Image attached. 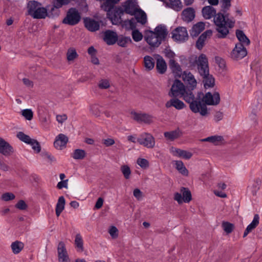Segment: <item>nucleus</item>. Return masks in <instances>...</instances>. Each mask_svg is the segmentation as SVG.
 Returning a JSON list of instances; mask_svg holds the SVG:
<instances>
[{
  "instance_id": "25",
  "label": "nucleus",
  "mask_w": 262,
  "mask_h": 262,
  "mask_svg": "<svg viewBox=\"0 0 262 262\" xmlns=\"http://www.w3.org/2000/svg\"><path fill=\"white\" fill-rule=\"evenodd\" d=\"M212 34V31L211 30H208L204 32L198 38L196 42V47L199 49L201 50L204 45L205 41L207 36H210Z\"/></svg>"
},
{
  "instance_id": "48",
  "label": "nucleus",
  "mask_w": 262,
  "mask_h": 262,
  "mask_svg": "<svg viewBox=\"0 0 262 262\" xmlns=\"http://www.w3.org/2000/svg\"><path fill=\"white\" fill-rule=\"evenodd\" d=\"M98 85L101 89H106L110 86V83L107 79H103L99 81Z\"/></svg>"
},
{
  "instance_id": "3",
  "label": "nucleus",
  "mask_w": 262,
  "mask_h": 262,
  "mask_svg": "<svg viewBox=\"0 0 262 262\" xmlns=\"http://www.w3.org/2000/svg\"><path fill=\"white\" fill-rule=\"evenodd\" d=\"M167 34L165 26L160 25L155 29V31H147L145 33V39L151 47H158Z\"/></svg>"
},
{
  "instance_id": "15",
  "label": "nucleus",
  "mask_w": 262,
  "mask_h": 262,
  "mask_svg": "<svg viewBox=\"0 0 262 262\" xmlns=\"http://www.w3.org/2000/svg\"><path fill=\"white\" fill-rule=\"evenodd\" d=\"M183 79L184 81L188 85L191 90L195 89L197 85V80L194 75L190 72H184L183 74Z\"/></svg>"
},
{
  "instance_id": "1",
  "label": "nucleus",
  "mask_w": 262,
  "mask_h": 262,
  "mask_svg": "<svg viewBox=\"0 0 262 262\" xmlns=\"http://www.w3.org/2000/svg\"><path fill=\"white\" fill-rule=\"evenodd\" d=\"M170 97H180L189 104V108L194 113H199L202 116H206L209 114L207 107L201 104V97L202 94L198 93L196 97L193 92L179 80H175L168 93Z\"/></svg>"
},
{
  "instance_id": "62",
  "label": "nucleus",
  "mask_w": 262,
  "mask_h": 262,
  "mask_svg": "<svg viewBox=\"0 0 262 262\" xmlns=\"http://www.w3.org/2000/svg\"><path fill=\"white\" fill-rule=\"evenodd\" d=\"M174 199L177 201L179 204H182L183 202H184L181 193L178 192L174 193Z\"/></svg>"
},
{
  "instance_id": "54",
  "label": "nucleus",
  "mask_w": 262,
  "mask_h": 262,
  "mask_svg": "<svg viewBox=\"0 0 262 262\" xmlns=\"http://www.w3.org/2000/svg\"><path fill=\"white\" fill-rule=\"evenodd\" d=\"M231 0H220L221 7L224 10H228L231 6Z\"/></svg>"
},
{
  "instance_id": "4",
  "label": "nucleus",
  "mask_w": 262,
  "mask_h": 262,
  "mask_svg": "<svg viewBox=\"0 0 262 262\" xmlns=\"http://www.w3.org/2000/svg\"><path fill=\"white\" fill-rule=\"evenodd\" d=\"M28 14L34 18H45L47 16V11L41 6V4L35 1H30L27 5Z\"/></svg>"
},
{
  "instance_id": "63",
  "label": "nucleus",
  "mask_w": 262,
  "mask_h": 262,
  "mask_svg": "<svg viewBox=\"0 0 262 262\" xmlns=\"http://www.w3.org/2000/svg\"><path fill=\"white\" fill-rule=\"evenodd\" d=\"M68 180H66L64 181H61L59 182L57 185V187L59 189H62V188H67L68 187Z\"/></svg>"
},
{
  "instance_id": "59",
  "label": "nucleus",
  "mask_w": 262,
  "mask_h": 262,
  "mask_svg": "<svg viewBox=\"0 0 262 262\" xmlns=\"http://www.w3.org/2000/svg\"><path fill=\"white\" fill-rule=\"evenodd\" d=\"M102 143L104 144L106 147H108L113 145L115 144V142L114 140L112 138H107L105 139H103L102 140Z\"/></svg>"
},
{
  "instance_id": "38",
  "label": "nucleus",
  "mask_w": 262,
  "mask_h": 262,
  "mask_svg": "<svg viewBox=\"0 0 262 262\" xmlns=\"http://www.w3.org/2000/svg\"><path fill=\"white\" fill-rule=\"evenodd\" d=\"M78 57V54L74 48H70L67 52V58L69 62L73 61Z\"/></svg>"
},
{
  "instance_id": "12",
  "label": "nucleus",
  "mask_w": 262,
  "mask_h": 262,
  "mask_svg": "<svg viewBox=\"0 0 262 262\" xmlns=\"http://www.w3.org/2000/svg\"><path fill=\"white\" fill-rule=\"evenodd\" d=\"M247 54V50L243 45L241 43H237L232 50L230 56L233 59L238 60L243 58Z\"/></svg>"
},
{
  "instance_id": "21",
  "label": "nucleus",
  "mask_w": 262,
  "mask_h": 262,
  "mask_svg": "<svg viewBox=\"0 0 262 262\" xmlns=\"http://www.w3.org/2000/svg\"><path fill=\"white\" fill-rule=\"evenodd\" d=\"M118 35L115 32L107 30L104 32V40L108 45H114L117 40Z\"/></svg>"
},
{
  "instance_id": "5",
  "label": "nucleus",
  "mask_w": 262,
  "mask_h": 262,
  "mask_svg": "<svg viewBox=\"0 0 262 262\" xmlns=\"http://www.w3.org/2000/svg\"><path fill=\"white\" fill-rule=\"evenodd\" d=\"M16 137L20 141L30 145L35 153L38 154L41 151V146L39 143L36 140L31 138L30 136L26 135L22 132H18Z\"/></svg>"
},
{
  "instance_id": "44",
  "label": "nucleus",
  "mask_w": 262,
  "mask_h": 262,
  "mask_svg": "<svg viewBox=\"0 0 262 262\" xmlns=\"http://www.w3.org/2000/svg\"><path fill=\"white\" fill-rule=\"evenodd\" d=\"M121 171L126 179L130 178L131 171L130 168L127 165H123L121 167Z\"/></svg>"
},
{
  "instance_id": "2",
  "label": "nucleus",
  "mask_w": 262,
  "mask_h": 262,
  "mask_svg": "<svg viewBox=\"0 0 262 262\" xmlns=\"http://www.w3.org/2000/svg\"><path fill=\"white\" fill-rule=\"evenodd\" d=\"M203 16L206 19L213 18L214 23L219 38H224L229 33V29L234 27V21L228 18L222 13L216 14L215 9L210 6L204 7L202 10Z\"/></svg>"
},
{
  "instance_id": "53",
  "label": "nucleus",
  "mask_w": 262,
  "mask_h": 262,
  "mask_svg": "<svg viewBox=\"0 0 262 262\" xmlns=\"http://www.w3.org/2000/svg\"><path fill=\"white\" fill-rule=\"evenodd\" d=\"M15 207L21 210H26L27 208V205L23 200H19L16 204Z\"/></svg>"
},
{
  "instance_id": "26",
  "label": "nucleus",
  "mask_w": 262,
  "mask_h": 262,
  "mask_svg": "<svg viewBox=\"0 0 262 262\" xmlns=\"http://www.w3.org/2000/svg\"><path fill=\"white\" fill-rule=\"evenodd\" d=\"M181 135L182 133L179 128L169 132H166L164 133V137L170 141H173L181 137Z\"/></svg>"
},
{
  "instance_id": "58",
  "label": "nucleus",
  "mask_w": 262,
  "mask_h": 262,
  "mask_svg": "<svg viewBox=\"0 0 262 262\" xmlns=\"http://www.w3.org/2000/svg\"><path fill=\"white\" fill-rule=\"evenodd\" d=\"M216 62L219 64L220 67L223 69L225 68L226 64L224 60L219 57H216L215 58Z\"/></svg>"
},
{
  "instance_id": "60",
  "label": "nucleus",
  "mask_w": 262,
  "mask_h": 262,
  "mask_svg": "<svg viewBox=\"0 0 262 262\" xmlns=\"http://www.w3.org/2000/svg\"><path fill=\"white\" fill-rule=\"evenodd\" d=\"M90 111L93 115L95 116H98L99 114L98 106L97 105H91L90 106Z\"/></svg>"
},
{
  "instance_id": "14",
  "label": "nucleus",
  "mask_w": 262,
  "mask_h": 262,
  "mask_svg": "<svg viewBox=\"0 0 262 262\" xmlns=\"http://www.w3.org/2000/svg\"><path fill=\"white\" fill-rule=\"evenodd\" d=\"M123 11L120 8H116L110 10L107 12V16L114 25H118L122 23L121 16L123 14Z\"/></svg>"
},
{
  "instance_id": "27",
  "label": "nucleus",
  "mask_w": 262,
  "mask_h": 262,
  "mask_svg": "<svg viewBox=\"0 0 262 262\" xmlns=\"http://www.w3.org/2000/svg\"><path fill=\"white\" fill-rule=\"evenodd\" d=\"M205 24L203 22H199L195 24L192 28L190 34L193 37L197 36L201 33L204 29Z\"/></svg>"
},
{
  "instance_id": "39",
  "label": "nucleus",
  "mask_w": 262,
  "mask_h": 262,
  "mask_svg": "<svg viewBox=\"0 0 262 262\" xmlns=\"http://www.w3.org/2000/svg\"><path fill=\"white\" fill-rule=\"evenodd\" d=\"M236 35L237 39L239 41V43H245L248 45L250 43L249 39L246 37L244 32L241 30H237Z\"/></svg>"
},
{
  "instance_id": "55",
  "label": "nucleus",
  "mask_w": 262,
  "mask_h": 262,
  "mask_svg": "<svg viewBox=\"0 0 262 262\" xmlns=\"http://www.w3.org/2000/svg\"><path fill=\"white\" fill-rule=\"evenodd\" d=\"M134 196L138 200H140L142 199L143 194L142 192L138 188L134 189L133 192Z\"/></svg>"
},
{
  "instance_id": "43",
  "label": "nucleus",
  "mask_w": 262,
  "mask_h": 262,
  "mask_svg": "<svg viewBox=\"0 0 262 262\" xmlns=\"http://www.w3.org/2000/svg\"><path fill=\"white\" fill-rule=\"evenodd\" d=\"M117 40L118 45L122 47H125L132 42L130 38L128 37H120Z\"/></svg>"
},
{
  "instance_id": "17",
  "label": "nucleus",
  "mask_w": 262,
  "mask_h": 262,
  "mask_svg": "<svg viewBox=\"0 0 262 262\" xmlns=\"http://www.w3.org/2000/svg\"><path fill=\"white\" fill-rule=\"evenodd\" d=\"M68 142V138L66 135L60 134L56 137L54 145L56 149L61 150L66 147Z\"/></svg>"
},
{
  "instance_id": "51",
  "label": "nucleus",
  "mask_w": 262,
  "mask_h": 262,
  "mask_svg": "<svg viewBox=\"0 0 262 262\" xmlns=\"http://www.w3.org/2000/svg\"><path fill=\"white\" fill-rule=\"evenodd\" d=\"M164 54L165 56L169 58V60L171 61V60H174V58L176 56V55L171 50L168 49H166L164 51Z\"/></svg>"
},
{
  "instance_id": "47",
  "label": "nucleus",
  "mask_w": 262,
  "mask_h": 262,
  "mask_svg": "<svg viewBox=\"0 0 262 262\" xmlns=\"http://www.w3.org/2000/svg\"><path fill=\"white\" fill-rule=\"evenodd\" d=\"M137 163L143 169H146L149 166V162L144 158H138Z\"/></svg>"
},
{
  "instance_id": "23",
  "label": "nucleus",
  "mask_w": 262,
  "mask_h": 262,
  "mask_svg": "<svg viewBox=\"0 0 262 262\" xmlns=\"http://www.w3.org/2000/svg\"><path fill=\"white\" fill-rule=\"evenodd\" d=\"M85 27L90 31H96L99 29L100 24L97 21L90 18L84 19Z\"/></svg>"
},
{
  "instance_id": "36",
  "label": "nucleus",
  "mask_w": 262,
  "mask_h": 262,
  "mask_svg": "<svg viewBox=\"0 0 262 262\" xmlns=\"http://www.w3.org/2000/svg\"><path fill=\"white\" fill-rule=\"evenodd\" d=\"M24 244L20 241H15L11 245V248L14 254H18L24 248Z\"/></svg>"
},
{
  "instance_id": "46",
  "label": "nucleus",
  "mask_w": 262,
  "mask_h": 262,
  "mask_svg": "<svg viewBox=\"0 0 262 262\" xmlns=\"http://www.w3.org/2000/svg\"><path fill=\"white\" fill-rule=\"evenodd\" d=\"M132 35L134 40L136 42L140 41L143 38L142 33L137 30H133Z\"/></svg>"
},
{
  "instance_id": "50",
  "label": "nucleus",
  "mask_w": 262,
  "mask_h": 262,
  "mask_svg": "<svg viewBox=\"0 0 262 262\" xmlns=\"http://www.w3.org/2000/svg\"><path fill=\"white\" fill-rule=\"evenodd\" d=\"M15 195L11 192H6L2 194L1 199L4 201H9L15 199Z\"/></svg>"
},
{
  "instance_id": "64",
  "label": "nucleus",
  "mask_w": 262,
  "mask_h": 262,
  "mask_svg": "<svg viewBox=\"0 0 262 262\" xmlns=\"http://www.w3.org/2000/svg\"><path fill=\"white\" fill-rule=\"evenodd\" d=\"M213 192H214V194L219 197H220L222 198H225L227 197L226 194L222 191H220L217 190H214Z\"/></svg>"
},
{
  "instance_id": "28",
  "label": "nucleus",
  "mask_w": 262,
  "mask_h": 262,
  "mask_svg": "<svg viewBox=\"0 0 262 262\" xmlns=\"http://www.w3.org/2000/svg\"><path fill=\"white\" fill-rule=\"evenodd\" d=\"M74 245L77 252H82L83 251V241L80 233H77L75 235Z\"/></svg>"
},
{
  "instance_id": "52",
  "label": "nucleus",
  "mask_w": 262,
  "mask_h": 262,
  "mask_svg": "<svg viewBox=\"0 0 262 262\" xmlns=\"http://www.w3.org/2000/svg\"><path fill=\"white\" fill-rule=\"evenodd\" d=\"M174 9L179 11L182 9V4L180 0H170Z\"/></svg>"
},
{
  "instance_id": "7",
  "label": "nucleus",
  "mask_w": 262,
  "mask_h": 262,
  "mask_svg": "<svg viewBox=\"0 0 262 262\" xmlns=\"http://www.w3.org/2000/svg\"><path fill=\"white\" fill-rule=\"evenodd\" d=\"M195 64L200 75H206L209 73L208 59L205 54H201L198 58L195 57Z\"/></svg>"
},
{
  "instance_id": "20",
  "label": "nucleus",
  "mask_w": 262,
  "mask_h": 262,
  "mask_svg": "<svg viewBox=\"0 0 262 262\" xmlns=\"http://www.w3.org/2000/svg\"><path fill=\"white\" fill-rule=\"evenodd\" d=\"M165 106L167 108L170 107H174L177 110H182L186 107V105L181 100L177 98H173L168 101L166 104Z\"/></svg>"
},
{
  "instance_id": "24",
  "label": "nucleus",
  "mask_w": 262,
  "mask_h": 262,
  "mask_svg": "<svg viewBox=\"0 0 262 262\" xmlns=\"http://www.w3.org/2000/svg\"><path fill=\"white\" fill-rule=\"evenodd\" d=\"M259 217L257 214L254 216L252 222L247 227L244 231L243 237H246L250 232L254 229L259 224Z\"/></svg>"
},
{
  "instance_id": "22",
  "label": "nucleus",
  "mask_w": 262,
  "mask_h": 262,
  "mask_svg": "<svg viewBox=\"0 0 262 262\" xmlns=\"http://www.w3.org/2000/svg\"><path fill=\"white\" fill-rule=\"evenodd\" d=\"M182 15L183 20L190 22L192 21L195 17V11L194 9L191 7L187 8L183 11Z\"/></svg>"
},
{
  "instance_id": "45",
  "label": "nucleus",
  "mask_w": 262,
  "mask_h": 262,
  "mask_svg": "<svg viewBox=\"0 0 262 262\" xmlns=\"http://www.w3.org/2000/svg\"><path fill=\"white\" fill-rule=\"evenodd\" d=\"M222 227L227 233H230L233 231L234 225L229 222H223Z\"/></svg>"
},
{
  "instance_id": "13",
  "label": "nucleus",
  "mask_w": 262,
  "mask_h": 262,
  "mask_svg": "<svg viewBox=\"0 0 262 262\" xmlns=\"http://www.w3.org/2000/svg\"><path fill=\"white\" fill-rule=\"evenodd\" d=\"M57 250L58 262H71L66 245L63 242L58 243Z\"/></svg>"
},
{
  "instance_id": "40",
  "label": "nucleus",
  "mask_w": 262,
  "mask_h": 262,
  "mask_svg": "<svg viewBox=\"0 0 262 262\" xmlns=\"http://www.w3.org/2000/svg\"><path fill=\"white\" fill-rule=\"evenodd\" d=\"M144 63L145 68L148 70H151L154 67L155 62L154 59L149 56H146L144 57Z\"/></svg>"
},
{
  "instance_id": "8",
  "label": "nucleus",
  "mask_w": 262,
  "mask_h": 262,
  "mask_svg": "<svg viewBox=\"0 0 262 262\" xmlns=\"http://www.w3.org/2000/svg\"><path fill=\"white\" fill-rule=\"evenodd\" d=\"M130 117L134 120L140 123L149 124L154 122V117L148 114L132 111Z\"/></svg>"
},
{
  "instance_id": "9",
  "label": "nucleus",
  "mask_w": 262,
  "mask_h": 262,
  "mask_svg": "<svg viewBox=\"0 0 262 262\" xmlns=\"http://www.w3.org/2000/svg\"><path fill=\"white\" fill-rule=\"evenodd\" d=\"M172 38L176 41L181 43L188 39V34L186 28L179 27L174 29L172 33Z\"/></svg>"
},
{
  "instance_id": "35",
  "label": "nucleus",
  "mask_w": 262,
  "mask_h": 262,
  "mask_svg": "<svg viewBox=\"0 0 262 262\" xmlns=\"http://www.w3.org/2000/svg\"><path fill=\"white\" fill-rule=\"evenodd\" d=\"M65 199L63 196H60L56 206V214L59 216L64 209Z\"/></svg>"
},
{
  "instance_id": "16",
  "label": "nucleus",
  "mask_w": 262,
  "mask_h": 262,
  "mask_svg": "<svg viewBox=\"0 0 262 262\" xmlns=\"http://www.w3.org/2000/svg\"><path fill=\"white\" fill-rule=\"evenodd\" d=\"M170 151L173 156L186 160L190 159L192 156V152L174 147H171Z\"/></svg>"
},
{
  "instance_id": "41",
  "label": "nucleus",
  "mask_w": 262,
  "mask_h": 262,
  "mask_svg": "<svg viewBox=\"0 0 262 262\" xmlns=\"http://www.w3.org/2000/svg\"><path fill=\"white\" fill-rule=\"evenodd\" d=\"M182 193L184 202L189 203L191 200V194L190 191L186 188L182 187L180 190Z\"/></svg>"
},
{
  "instance_id": "32",
  "label": "nucleus",
  "mask_w": 262,
  "mask_h": 262,
  "mask_svg": "<svg viewBox=\"0 0 262 262\" xmlns=\"http://www.w3.org/2000/svg\"><path fill=\"white\" fill-rule=\"evenodd\" d=\"M156 68L158 72L160 74H164L166 72L167 69V65L165 60L162 57H160L157 59Z\"/></svg>"
},
{
  "instance_id": "34",
  "label": "nucleus",
  "mask_w": 262,
  "mask_h": 262,
  "mask_svg": "<svg viewBox=\"0 0 262 262\" xmlns=\"http://www.w3.org/2000/svg\"><path fill=\"white\" fill-rule=\"evenodd\" d=\"M203 78V82L204 87L207 88H212L214 84V79L211 75H210L208 73L207 75H201Z\"/></svg>"
},
{
  "instance_id": "29",
  "label": "nucleus",
  "mask_w": 262,
  "mask_h": 262,
  "mask_svg": "<svg viewBox=\"0 0 262 262\" xmlns=\"http://www.w3.org/2000/svg\"><path fill=\"white\" fill-rule=\"evenodd\" d=\"M134 15L139 23L145 25L147 23V15L141 9H139Z\"/></svg>"
},
{
  "instance_id": "10",
  "label": "nucleus",
  "mask_w": 262,
  "mask_h": 262,
  "mask_svg": "<svg viewBox=\"0 0 262 262\" xmlns=\"http://www.w3.org/2000/svg\"><path fill=\"white\" fill-rule=\"evenodd\" d=\"M137 142L148 148H152L155 145L154 137L150 134L147 133L141 134L137 139Z\"/></svg>"
},
{
  "instance_id": "57",
  "label": "nucleus",
  "mask_w": 262,
  "mask_h": 262,
  "mask_svg": "<svg viewBox=\"0 0 262 262\" xmlns=\"http://www.w3.org/2000/svg\"><path fill=\"white\" fill-rule=\"evenodd\" d=\"M56 120L59 123L62 124L63 122L67 120L68 117L66 114L56 115Z\"/></svg>"
},
{
  "instance_id": "31",
  "label": "nucleus",
  "mask_w": 262,
  "mask_h": 262,
  "mask_svg": "<svg viewBox=\"0 0 262 262\" xmlns=\"http://www.w3.org/2000/svg\"><path fill=\"white\" fill-rule=\"evenodd\" d=\"M223 140V137L221 136H212L201 140L202 142H209L212 144L217 145Z\"/></svg>"
},
{
  "instance_id": "19",
  "label": "nucleus",
  "mask_w": 262,
  "mask_h": 262,
  "mask_svg": "<svg viewBox=\"0 0 262 262\" xmlns=\"http://www.w3.org/2000/svg\"><path fill=\"white\" fill-rule=\"evenodd\" d=\"M13 152V147L9 143L0 138V153L5 156H10Z\"/></svg>"
},
{
  "instance_id": "37",
  "label": "nucleus",
  "mask_w": 262,
  "mask_h": 262,
  "mask_svg": "<svg viewBox=\"0 0 262 262\" xmlns=\"http://www.w3.org/2000/svg\"><path fill=\"white\" fill-rule=\"evenodd\" d=\"M86 156L85 150L80 149H76L74 150L72 157L75 160H82Z\"/></svg>"
},
{
  "instance_id": "56",
  "label": "nucleus",
  "mask_w": 262,
  "mask_h": 262,
  "mask_svg": "<svg viewBox=\"0 0 262 262\" xmlns=\"http://www.w3.org/2000/svg\"><path fill=\"white\" fill-rule=\"evenodd\" d=\"M118 229L115 226H112L109 230V233L113 238H116L118 236Z\"/></svg>"
},
{
  "instance_id": "11",
  "label": "nucleus",
  "mask_w": 262,
  "mask_h": 262,
  "mask_svg": "<svg viewBox=\"0 0 262 262\" xmlns=\"http://www.w3.org/2000/svg\"><path fill=\"white\" fill-rule=\"evenodd\" d=\"M80 19V16L78 11L75 9L71 8L68 12L67 16L63 20V23L74 25L79 21Z\"/></svg>"
},
{
  "instance_id": "42",
  "label": "nucleus",
  "mask_w": 262,
  "mask_h": 262,
  "mask_svg": "<svg viewBox=\"0 0 262 262\" xmlns=\"http://www.w3.org/2000/svg\"><path fill=\"white\" fill-rule=\"evenodd\" d=\"M122 26L126 30H134L136 28V23L134 19L123 21Z\"/></svg>"
},
{
  "instance_id": "18",
  "label": "nucleus",
  "mask_w": 262,
  "mask_h": 262,
  "mask_svg": "<svg viewBox=\"0 0 262 262\" xmlns=\"http://www.w3.org/2000/svg\"><path fill=\"white\" fill-rule=\"evenodd\" d=\"M124 11L131 15L134 14L140 9L136 3L133 0H128L126 1L124 5Z\"/></svg>"
},
{
  "instance_id": "49",
  "label": "nucleus",
  "mask_w": 262,
  "mask_h": 262,
  "mask_svg": "<svg viewBox=\"0 0 262 262\" xmlns=\"http://www.w3.org/2000/svg\"><path fill=\"white\" fill-rule=\"evenodd\" d=\"M22 115L28 120L33 118V113L30 109H25L22 111Z\"/></svg>"
},
{
  "instance_id": "6",
  "label": "nucleus",
  "mask_w": 262,
  "mask_h": 262,
  "mask_svg": "<svg viewBox=\"0 0 262 262\" xmlns=\"http://www.w3.org/2000/svg\"><path fill=\"white\" fill-rule=\"evenodd\" d=\"M201 93L202 94L200 99L201 104L205 105H216L220 103V96L218 92H214L213 94L208 92L205 95L202 93Z\"/></svg>"
},
{
  "instance_id": "30",
  "label": "nucleus",
  "mask_w": 262,
  "mask_h": 262,
  "mask_svg": "<svg viewBox=\"0 0 262 262\" xmlns=\"http://www.w3.org/2000/svg\"><path fill=\"white\" fill-rule=\"evenodd\" d=\"M169 65L173 73L177 76H180L181 75V67L175 60H171V61H169Z\"/></svg>"
},
{
  "instance_id": "33",
  "label": "nucleus",
  "mask_w": 262,
  "mask_h": 262,
  "mask_svg": "<svg viewBox=\"0 0 262 262\" xmlns=\"http://www.w3.org/2000/svg\"><path fill=\"white\" fill-rule=\"evenodd\" d=\"M175 168L182 175L187 176L188 175V171L181 161H174Z\"/></svg>"
},
{
  "instance_id": "61",
  "label": "nucleus",
  "mask_w": 262,
  "mask_h": 262,
  "mask_svg": "<svg viewBox=\"0 0 262 262\" xmlns=\"http://www.w3.org/2000/svg\"><path fill=\"white\" fill-rule=\"evenodd\" d=\"M71 0H56L57 3L55 7L57 9L61 7L63 5L68 4Z\"/></svg>"
}]
</instances>
